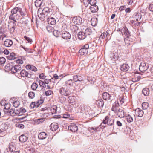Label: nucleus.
Instances as JSON below:
<instances>
[{
	"instance_id": "1",
	"label": "nucleus",
	"mask_w": 153,
	"mask_h": 153,
	"mask_svg": "<svg viewBox=\"0 0 153 153\" xmlns=\"http://www.w3.org/2000/svg\"><path fill=\"white\" fill-rule=\"evenodd\" d=\"M11 14L9 16V19L16 22L17 20H20L23 17V16L25 15L21 8L17 7L13 8L11 11Z\"/></svg>"
},
{
	"instance_id": "2",
	"label": "nucleus",
	"mask_w": 153,
	"mask_h": 153,
	"mask_svg": "<svg viewBox=\"0 0 153 153\" xmlns=\"http://www.w3.org/2000/svg\"><path fill=\"white\" fill-rule=\"evenodd\" d=\"M5 68L11 71L13 74H15L19 71L21 69L20 65L19 64L13 65L12 63H10L7 64L5 67Z\"/></svg>"
},
{
	"instance_id": "3",
	"label": "nucleus",
	"mask_w": 153,
	"mask_h": 153,
	"mask_svg": "<svg viewBox=\"0 0 153 153\" xmlns=\"http://www.w3.org/2000/svg\"><path fill=\"white\" fill-rule=\"evenodd\" d=\"M50 13L48 7H46L42 9L41 8L38 11V15L41 19L44 20L45 18Z\"/></svg>"
},
{
	"instance_id": "4",
	"label": "nucleus",
	"mask_w": 153,
	"mask_h": 153,
	"mask_svg": "<svg viewBox=\"0 0 153 153\" xmlns=\"http://www.w3.org/2000/svg\"><path fill=\"white\" fill-rule=\"evenodd\" d=\"M114 120V119H110L109 117L106 116L105 117V119L103 120L102 123H101L100 126L102 125V123L107 124L108 126L113 125Z\"/></svg>"
},
{
	"instance_id": "5",
	"label": "nucleus",
	"mask_w": 153,
	"mask_h": 153,
	"mask_svg": "<svg viewBox=\"0 0 153 153\" xmlns=\"http://www.w3.org/2000/svg\"><path fill=\"white\" fill-rule=\"evenodd\" d=\"M89 48L88 44H86L82 46V48L79 51V53L81 55H83L87 54L88 51L87 50Z\"/></svg>"
},
{
	"instance_id": "6",
	"label": "nucleus",
	"mask_w": 153,
	"mask_h": 153,
	"mask_svg": "<svg viewBox=\"0 0 153 153\" xmlns=\"http://www.w3.org/2000/svg\"><path fill=\"white\" fill-rule=\"evenodd\" d=\"M60 94L64 96H68L70 94V91L65 87H62L59 89Z\"/></svg>"
},
{
	"instance_id": "7",
	"label": "nucleus",
	"mask_w": 153,
	"mask_h": 153,
	"mask_svg": "<svg viewBox=\"0 0 153 153\" xmlns=\"http://www.w3.org/2000/svg\"><path fill=\"white\" fill-rule=\"evenodd\" d=\"M125 117L126 120L128 123L131 122L133 121L134 119H135V115L133 113L126 114Z\"/></svg>"
},
{
	"instance_id": "8",
	"label": "nucleus",
	"mask_w": 153,
	"mask_h": 153,
	"mask_svg": "<svg viewBox=\"0 0 153 153\" xmlns=\"http://www.w3.org/2000/svg\"><path fill=\"white\" fill-rule=\"evenodd\" d=\"M72 21L75 25H80L82 23V19L79 16H75L73 18Z\"/></svg>"
},
{
	"instance_id": "9",
	"label": "nucleus",
	"mask_w": 153,
	"mask_h": 153,
	"mask_svg": "<svg viewBox=\"0 0 153 153\" xmlns=\"http://www.w3.org/2000/svg\"><path fill=\"white\" fill-rule=\"evenodd\" d=\"M148 68V65L144 62H142L140 65L139 69L142 72H144L147 70Z\"/></svg>"
},
{
	"instance_id": "10",
	"label": "nucleus",
	"mask_w": 153,
	"mask_h": 153,
	"mask_svg": "<svg viewBox=\"0 0 153 153\" xmlns=\"http://www.w3.org/2000/svg\"><path fill=\"white\" fill-rule=\"evenodd\" d=\"M68 101L70 104L74 105L77 103V99L75 96H70L68 98Z\"/></svg>"
},
{
	"instance_id": "11",
	"label": "nucleus",
	"mask_w": 153,
	"mask_h": 153,
	"mask_svg": "<svg viewBox=\"0 0 153 153\" xmlns=\"http://www.w3.org/2000/svg\"><path fill=\"white\" fill-rule=\"evenodd\" d=\"M7 123H1L0 124V129L1 131L2 134L5 133V131L8 129V126Z\"/></svg>"
},
{
	"instance_id": "12",
	"label": "nucleus",
	"mask_w": 153,
	"mask_h": 153,
	"mask_svg": "<svg viewBox=\"0 0 153 153\" xmlns=\"http://www.w3.org/2000/svg\"><path fill=\"white\" fill-rule=\"evenodd\" d=\"M20 76L21 77H30V74L26 70L23 69L20 72Z\"/></svg>"
},
{
	"instance_id": "13",
	"label": "nucleus",
	"mask_w": 153,
	"mask_h": 153,
	"mask_svg": "<svg viewBox=\"0 0 153 153\" xmlns=\"http://www.w3.org/2000/svg\"><path fill=\"white\" fill-rule=\"evenodd\" d=\"M68 129L73 132H76L78 130V127L74 123H71L68 127Z\"/></svg>"
},
{
	"instance_id": "14",
	"label": "nucleus",
	"mask_w": 153,
	"mask_h": 153,
	"mask_svg": "<svg viewBox=\"0 0 153 153\" xmlns=\"http://www.w3.org/2000/svg\"><path fill=\"white\" fill-rule=\"evenodd\" d=\"M62 37L65 39H68L71 38V35L68 32L65 31H63L62 34Z\"/></svg>"
},
{
	"instance_id": "15",
	"label": "nucleus",
	"mask_w": 153,
	"mask_h": 153,
	"mask_svg": "<svg viewBox=\"0 0 153 153\" xmlns=\"http://www.w3.org/2000/svg\"><path fill=\"white\" fill-rule=\"evenodd\" d=\"M121 32L123 36L124 35L127 38L130 34L128 29L126 27H123L121 30Z\"/></svg>"
},
{
	"instance_id": "16",
	"label": "nucleus",
	"mask_w": 153,
	"mask_h": 153,
	"mask_svg": "<svg viewBox=\"0 0 153 153\" xmlns=\"http://www.w3.org/2000/svg\"><path fill=\"white\" fill-rule=\"evenodd\" d=\"M119 104L118 102H115L113 104L111 110L114 112L115 113L117 112L119 109Z\"/></svg>"
},
{
	"instance_id": "17",
	"label": "nucleus",
	"mask_w": 153,
	"mask_h": 153,
	"mask_svg": "<svg viewBox=\"0 0 153 153\" xmlns=\"http://www.w3.org/2000/svg\"><path fill=\"white\" fill-rule=\"evenodd\" d=\"M10 114L12 116H14L15 114L21 116V112L20 111V110L16 109L15 110L11 109V111H10Z\"/></svg>"
},
{
	"instance_id": "18",
	"label": "nucleus",
	"mask_w": 153,
	"mask_h": 153,
	"mask_svg": "<svg viewBox=\"0 0 153 153\" xmlns=\"http://www.w3.org/2000/svg\"><path fill=\"white\" fill-rule=\"evenodd\" d=\"M51 129L52 131H55L57 129L59 128L58 123L54 122L52 123L50 126Z\"/></svg>"
},
{
	"instance_id": "19",
	"label": "nucleus",
	"mask_w": 153,
	"mask_h": 153,
	"mask_svg": "<svg viewBox=\"0 0 153 153\" xmlns=\"http://www.w3.org/2000/svg\"><path fill=\"white\" fill-rule=\"evenodd\" d=\"M13 44V42L12 40L9 39H6L4 42V45L6 47H10Z\"/></svg>"
},
{
	"instance_id": "20",
	"label": "nucleus",
	"mask_w": 153,
	"mask_h": 153,
	"mask_svg": "<svg viewBox=\"0 0 153 153\" xmlns=\"http://www.w3.org/2000/svg\"><path fill=\"white\" fill-rule=\"evenodd\" d=\"M86 36V35L84 32L80 31L78 33V37L80 39H83L85 38Z\"/></svg>"
},
{
	"instance_id": "21",
	"label": "nucleus",
	"mask_w": 153,
	"mask_h": 153,
	"mask_svg": "<svg viewBox=\"0 0 153 153\" xmlns=\"http://www.w3.org/2000/svg\"><path fill=\"white\" fill-rule=\"evenodd\" d=\"M102 96L104 100H107L111 99V96L109 94L104 92L102 94Z\"/></svg>"
},
{
	"instance_id": "22",
	"label": "nucleus",
	"mask_w": 153,
	"mask_h": 153,
	"mask_svg": "<svg viewBox=\"0 0 153 153\" xmlns=\"http://www.w3.org/2000/svg\"><path fill=\"white\" fill-rule=\"evenodd\" d=\"M129 68V66L127 64H123L121 65L120 69L122 71H126L128 70Z\"/></svg>"
},
{
	"instance_id": "23",
	"label": "nucleus",
	"mask_w": 153,
	"mask_h": 153,
	"mask_svg": "<svg viewBox=\"0 0 153 153\" xmlns=\"http://www.w3.org/2000/svg\"><path fill=\"white\" fill-rule=\"evenodd\" d=\"M136 115L138 117H141L143 116V111L140 108H137L135 111Z\"/></svg>"
},
{
	"instance_id": "24",
	"label": "nucleus",
	"mask_w": 153,
	"mask_h": 153,
	"mask_svg": "<svg viewBox=\"0 0 153 153\" xmlns=\"http://www.w3.org/2000/svg\"><path fill=\"white\" fill-rule=\"evenodd\" d=\"M96 104L98 107L100 108L103 106L104 102L102 99H100L96 101Z\"/></svg>"
},
{
	"instance_id": "25",
	"label": "nucleus",
	"mask_w": 153,
	"mask_h": 153,
	"mask_svg": "<svg viewBox=\"0 0 153 153\" xmlns=\"http://www.w3.org/2000/svg\"><path fill=\"white\" fill-rule=\"evenodd\" d=\"M47 136V134L44 132H40L38 135L39 138L40 139H44L46 138Z\"/></svg>"
},
{
	"instance_id": "26",
	"label": "nucleus",
	"mask_w": 153,
	"mask_h": 153,
	"mask_svg": "<svg viewBox=\"0 0 153 153\" xmlns=\"http://www.w3.org/2000/svg\"><path fill=\"white\" fill-rule=\"evenodd\" d=\"M117 114L119 117H123L124 116V112L123 110L120 109L117 111Z\"/></svg>"
},
{
	"instance_id": "27",
	"label": "nucleus",
	"mask_w": 153,
	"mask_h": 153,
	"mask_svg": "<svg viewBox=\"0 0 153 153\" xmlns=\"http://www.w3.org/2000/svg\"><path fill=\"white\" fill-rule=\"evenodd\" d=\"M90 9L92 13L97 12L98 10V7L96 5H91L90 7Z\"/></svg>"
},
{
	"instance_id": "28",
	"label": "nucleus",
	"mask_w": 153,
	"mask_h": 153,
	"mask_svg": "<svg viewBox=\"0 0 153 153\" xmlns=\"http://www.w3.org/2000/svg\"><path fill=\"white\" fill-rule=\"evenodd\" d=\"M28 139V137L22 134L19 136V140L20 141L23 143L26 142Z\"/></svg>"
},
{
	"instance_id": "29",
	"label": "nucleus",
	"mask_w": 153,
	"mask_h": 153,
	"mask_svg": "<svg viewBox=\"0 0 153 153\" xmlns=\"http://www.w3.org/2000/svg\"><path fill=\"white\" fill-rule=\"evenodd\" d=\"M48 22L49 24L51 25H54L56 23V21L55 19L53 17H51L50 18H48L47 19Z\"/></svg>"
},
{
	"instance_id": "30",
	"label": "nucleus",
	"mask_w": 153,
	"mask_h": 153,
	"mask_svg": "<svg viewBox=\"0 0 153 153\" xmlns=\"http://www.w3.org/2000/svg\"><path fill=\"white\" fill-rule=\"evenodd\" d=\"M73 80L75 82L81 81L83 80V79L80 76L75 75L73 76Z\"/></svg>"
},
{
	"instance_id": "31",
	"label": "nucleus",
	"mask_w": 153,
	"mask_h": 153,
	"mask_svg": "<svg viewBox=\"0 0 153 153\" xmlns=\"http://www.w3.org/2000/svg\"><path fill=\"white\" fill-rule=\"evenodd\" d=\"M26 59L24 57L19 58L18 59L16 60V62L18 64H22L24 62V61H25Z\"/></svg>"
},
{
	"instance_id": "32",
	"label": "nucleus",
	"mask_w": 153,
	"mask_h": 153,
	"mask_svg": "<svg viewBox=\"0 0 153 153\" xmlns=\"http://www.w3.org/2000/svg\"><path fill=\"white\" fill-rule=\"evenodd\" d=\"M91 25L94 26H95L97 24V19L96 18H92L91 21Z\"/></svg>"
},
{
	"instance_id": "33",
	"label": "nucleus",
	"mask_w": 153,
	"mask_h": 153,
	"mask_svg": "<svg viewBox=\"0 0 153 153\" xmlns=\"http://www.w3.org/2000/svg\"><path fill=\"white\" fill-rule=\"evenodd\" d=\"M57 106L56 105H53L50 108L51 112L52 114L56 113Z\"/></svg>"
},
{
	"instance_id": "34",
	"label": "nucleus",
	"mask_w": 153,
	"mask_h": 153,
	"mask_svg": "<svg viewBox=\"0 0 153 153\" xmlns=\"http://www.w3.org/2000/svg\"><path fill=\"white\" fill-rule=\"evenodd\" d=\"M130 22L132 24V25L134 26H139L140 24V22H139L138 21H137L134 19V20H131Z\"/></svg>"
},
{
	"instance_id": "35",
	"label": "nucleus",
	"mask_w": 153,
	"mask_h": 153,
	"mask_svg": "<svg viewBox=\"0 0 153 153\" xmlns=\"http://www.w3.org/2000/svg\"><path fill=\"white\" fill-rule=\"evenodd\" d=\"M70 29L72 32H75L78 30V27L77 26L72 25L71 26Z\"/></svg>"
},
{
	"instance_id": "36",
	"label": "nucleus",
	"mask_w": 153,
	"mask_h": 153,
	"mask_svg": "<svg viewBox=\"0 0 153 153\" xmlns=\"http://www.w3.org/2000/svg\"><path fill=\"white\" fill-rule=\"evenodd\" d=\"M42 0H36L35 2V5L36 7H40L42 3Z\"/></svg>"
},
{
	"instance_id": "37",
	"label": "nucleus",
	"mask_w": 153,
	"mask_h": 153,
	"mask_svg": "<svg viewBox=\"0 0 153 153\" xmlns=\"http://www.w3.org/2000/svg\"><path fill=\"white\" fill-rule=\"evenodd\" d=\"M8 59L10 60H14L16 59L15 54L14 53H11L7 57Z\"/></svg>"
},
{
	"instance_id": "38",
	"label": "nucleus",
	"mask_w": 153,
	"mask_h": 153,
	"mask_svg": "<svg viewBox=\"0 0 153 153\" xmlns=\"http://www.w3.org/2000/svg\"><path fill=\"white\" fill-rule=\"evenodd\" d=\"M74 83L72 79H69L65 82V84L67 86H71L73 85Z\"/></svg>"
},
{
	"instance_id": "39",
	"label": "nucleus",
	"mask_w": 153,
	"mask_h": 153,
	"mask_svg": "<svg viewBox=\"0 0 153 153\" xmlns=\"http://www.w3.org/2000/svg\"><path fill=\"white\" fill-rule=\"evenodd\" d=\"M141 18V15L140 13H136L135 14L134 19L137 21H140Z\"/></svg>"
},
{
	"instance_id": "40",
	"label": "nucleus",
	"mask_w": 153,
	"mask_h": 153,
	"mask_svg": "<svg viewBox=\"0 0 153 153\" xmlns=\"http://www.w3.org/2000/svg\"><path fill=\"white\" fill-rule=\"evenodd\" d=\"M142 93L145 96H147L149 95V90L148 88H145L143 89Z\"/></svg>"
},
{
	"instance_id": "41",
	"label": "nucleus",
	"mask_w": 153,
	"mask_h": 153,
	"mask_svg": "<svg viewBox=\"0 0 153 153\" xmlns=\"http://www.w3.org/2000/svg\"><path fill=\"white\" fill-rule=\"evenodd\" d=\"M53 35L56 37H59L60 35V32L58 30H55L53 32Z\"/></svg>"
},
{
	"instance_id": "42",
	"label": "nucleus",
	"mask_w": 153,
	"mask_h": 153,
	"mask_svg": "<svg viewBox=\"0 0 153 153\" xmlns=\"http://www.w3.org/2000/svg\"><path fill=\"white\" fill-rule=\"evenodd\" d=\"M38 85L36 83H33L31 86V88L33 90H36L38 87Z\"/></svg>"
},
{
	"instance_id": "43",
	"label": "nucleus",
	"mask_w": 153,
	"mask_h": 153,
	"mask_svg": "<svg viewBox=\"0 0 153 153\" xmlns=\"http://www.w3.org/2000/svg\"><path fill=\"white\" fill-rule=\"evenodd\" d=\"M45 120L44 118H40L38 119H36L35 120V122L36 123L39 124L44 122Z\"/></svg>"
},
{
	"instance_id": "44",
	"label": "nucleus",
	"mask_w": 153,
	"mask_h": 153,
	"mask_svg": "<svg viewBox=\"0 0 153 153\" xmlns=\"http://www.w3.org/2000/svg\"><path fill=\"white\" fill-rule=\"evenodd\" d=\"M46 29L49 32V33H51L53 32L54 30V28H53L50 26V25H48L46 27Z\"/></svg>"
},
{
	"instance_id": "45",
	"label": "nucleus",
	"mask_w": 153,
	"mask_h": 153,
	"mask_svg": "<svg viewBox=\"0 0 153 153\" xmlns=\"http://www.w3.org/2000/svg\"><path fill=\"white\" fill-rule=\"evenodd\" d=\"M84 32L86 36H87V35H90L92 31L91 29L90 28H87L85 30Z\"/></svg>"
},
{
	"instance_id": "46",
	"label": "nucleus",
	"mask_w": 153,
	"mask_h": 153,
	"mask_svg": "<svg viewBox=\"0 0 153 153\" xmlns=\"http://www.w3.org/2000/svg\"><path fill=\"white\" fill-rule=\"evenodd\" d=\"M39 83L40 87H42L43 88L46 87V85L45 84L44 81L40 80L39 81Z\"/></svg>"
},
{
	"instance_id": "47",
	"label": "nucleus",
	"mask_w": 153,
	"mask_h": 153,
	"mask_svg": "<svg viewBox=\"0 0 153 153\" xmlns=\"http://www.w3.org/2000/svg\"><path fill=\"white\" fill-rule=\"evenodd\" d=\"M142 106L143 109H146L148 108L149 104L147 102H143L142 104Z\"/></svg>"
},
{
	"instance_id": "48",
	"label": "nucleus",
	"mask_w": 153,
	"mask_h": 153,
	"mask_svg": "<svg viewBox=\"0 0 153 153\" xmlns=\"http://www.w3.org/2000/svg\"><path fill=\"white\" fill-rule=\"evenodd\" d=\"M127 40H128L129 41L131 42H133L135 40V37L133 36L130 35L127 38Z\"/></svg>"
},
{
	"instance_id": "49",
	"label": "nucleus",
	"mask_w": 153,
	"mask_h": 153,
	"mask_svg": "<svg viewBox=\"0 0 153 153\" xmlns=\"http://www.w3.org/2000/svg\"><path fill=\"white\" fill-rule=\"evenodd\" d=\"M28 94L29 97L30 99H33L35 97V93L33 92H30Z\"/></svg>"
},
{
	"instance_id": "50",
	"label": "nucleus",
	"mask_w": 153,
	"mask_h": 153,
	"mask_svg": "<svg viewBox=\"0 0 153 153\" xmlns=\"http://www.w3.org/2000/svg\"><path fill=\"white\" fill-rule=\"evenodd\" d=\"M93 130L95 131H100V129L99 128V127H91L90 128L89 131H90L91 132H93L92 131V130Z\"/></svg>"
},
{
	"instance_id": "51",
	"label": "nucleus",
	"mask_w": 153,
	"mask_h": 153,
	"mask_svg": "<svg viewBox=\"0 0 153 153\" xmlns=\"http://www.w3.org/2000/svg\"><path fill=\"white\" fill-rule=\"evenodd\" d=\"M44 102V100H43L41 99L39 100H38L36 103V107H39L40 105L42 104Z\"/></svg>"
},
{
	"instance_id": "52",
	"label": "nucleus",
	"mask_w": 153,
	"mask_h": 153,
	"mask_svg": "<svg viewBox=\"0 0 153 153\" xmlns=\"http://www.w3.org/2000/svg\"><path fill=\"white\" fill-rule=\"evenodd\" d=\"M20 105V102L19 101L16 100L14 101L13 103V106L16 107H18Z\"/></svg>"
},
{
	"instance_id": "53",
	"label": "nucleus",
	"mask_w": 153,
	"mask_h": 153,
	"mask_svg": "<svg viewBox=\"0 0 153 153\" xmlns=\"http://www.w3.org/2000/svg\"><path fill=\"white\" fill-rule=\"evenodd\" d=\"M53 93V91H52L51 90H48L45 92V95L47 96H50Z\"/></svg>"
},
{
	"instance_id": "54",
	"label": "nucleus",
	"mask_w": 153,
	"mask_h": 153,
	"mask_svg": "<svg viewBox=\"0 0 153 153\" xmlns=\"http://www.w3.org/2000/svg\"><path fill=\"white\" fill-rule=\"evenodd\" d=\"M140 76H138L137 77L135 76L132 78V81L134 82H136L140 80Z\"/></svg>"
},
{
	"instance_id": "55",
	"label": "nucleus",
	"mask_w": 153,
	"mask_h": 153,
	"mask_svg": "<svg viewBox=\"0 0 153 153\" xmlns=\"http://www.w3.org/2000/svg\"><path fill=\"white\" fill-rule=\"evenodd\" d=\"M82 3L85 6L87 7L89 5V1L88 0H83Z\"/></svg>"
},
{
	"instance_id": "56",
	"label": "nucleus",
	"mask_w": 153,
	"mask_h": 153,
	"mask_svg": "<svg viewBox=\"0 0 153 153\" xmlns=\"http://www.w3.org/2000/svg\"><path fill=\"white\" fill-rule=\"evenodd\" d=\"M16 127L22 129L24 127V125L20 123H16Z\"/></svg>"
},
{
	"instance_id": "57",
	"label": "nucleus",
	"mask_w": 153,
	"mask_h": 153,
	"mask_svg": "<svg viewBox=\"0 0 153 153\" xmlns=\"http://www.w3.org/2000/svg\"><path fill=\"white\" fill-rule=\"evenodd\" d=\"M119 100L120 101V104H123L125 102L124 97L123 96L120 97L119 99Z\"/></svg>"
},
{
	"instance_id": "58",
	"label": "nucleus",
	"mask_w": 153,
	"mask_h": 153,
	"mask_svg": "<svg viewBox=\"0 0 153 153\" xmlns=\"http://www.w3.org/2000/svg\"><path fill=\"white\" fill-rule=\"evenodd\" d=\"M30 107L32 109L33 108L35 107H37L36 102H31L30 106Z\"/></svg>"
},
{
	"instance_id": "59",
	"label": "nucleus",
	"mask_w": 153,
	"mask_h": 153,
	"mask_svg": "<svg viewBox=\"0 0 153 153\" xmlns=\"http://www.w3.org/2000/svg\"><path fill=\"white\" fill-rule=\"evenodd\" d=\"M39 77L41 79H44L46 78V76L44 73H41L39 75Z\"/></svg>"
},
{
	"instance_id": "60",
	"label": "nucleus",
	"mask_w": 153,
	"mask_h": 153,
	"mask_svg": "<svg viewBox=\"0 0 153 153\" xmlns=\"http://www.w3.org/2000/svg\"><path fill=\"white\" fill-rule=\"evenodd\" d=\"M105 36L106 37L107 40H108V38H109L110 34L109 33V31L107 30L106 33H105Z\"/></svg>"
},
{
	"instance_id": "61",
	"label": "nucleus",
	"mask_w": 153,
	"mask_h": 153,
	"mask_svg": "<svg viewBox=\"0 0 153 153\" xmlns=\"http://www.w3.org/2000/svg\"><path fill=\"white\" fill-rule=\"evenodd\" d=\"M6 62V59L5 58L1 57H0V63L2 64H4Z\"/></svg>"
},
{
	"instance_id": "62",
	"label": "nucleus",
	"mask_w": 153,
	"mask_h": 153,
	"mask_svg": "<svg viewBox=\"0 0 153 153\" xmlns=\"http://www.w3.org/2000/svg\"><path fill=\"white\" fill-rule=\"evenodd\" d=\"M20 111L21 112V115H22L23 113L26 112V110L23 108L22 107L19 109Z\"/></svg>"
},
{
	"instance_id": "63",
	"label": "nucleus",
	"mask_w": 153,
	"mask_h": 153,
	"mask_svg": "<svg viewBox=\"0 0 153 153\" xmlns=\"http://www.w3.org/2000/svg\"><path fill=\"white\" fill-rule=\"evenodd\" d=\"M96 0H91L89 1V4L91 5H96Z\"/></svg>"
},
{
	"instance_id": "64",
	"label": "nucleus",
	"mask_w": 153,
	"mask_h": 153,
	"mask_svg": "<svg viewBox=\"0 0 153 153\" xmlns=\"http://www.w3.org/2000/svg\"><path fill=\"white\" fill-rule=\"evenodd\" d=\"M40 111H44L45 113H44V114H47V113H48V109L46 108H41L40 109Z\"/></svg>"
}]
</instances>
